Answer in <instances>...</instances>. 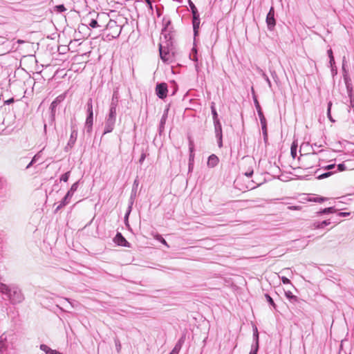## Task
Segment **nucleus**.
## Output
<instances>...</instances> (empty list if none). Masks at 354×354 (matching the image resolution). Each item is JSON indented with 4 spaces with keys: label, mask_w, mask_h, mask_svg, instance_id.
I'll return each instance as SVG.
<instances>
[{
    "label": "nucleus",
    "mask_w": 354,
    "mask_h": 354,
    "mask_svg": "<svg viewBox=\"0 0 354 354\" xmlns=\"http://www.w3.org/2000/svg\"><path fill=\"white\" fill-rule=\"evenodd\" d=\"M163 43L158 44L160 58L164 64H171L176 61L177 49L175 45L174 38H164Z\"/></svg>",
    "instance_id": "obj_1"
},
{
    "label": "nucleus",
    "mask_w": 354,
    "mask_h": 354,
    "mask_svg": "<svg viewBox=\"0 0 354 354\" xmlns=\"http://www.w3.org/2000/svg\"><path fill=\"white\" fill-rule=\"evenodd\" d=\"M0 292L12 305L21 304L25 299L21 289L15 284H6L0 281Z\"/></svg>",
    "instance_id": "obj_2"
},
{
    "label": "nucleus",
    "mask_w": 354,
    "mask_h": 354,
    "mask_svg": "<svg viewBox=\"0 0 354 354\" xmlns=\"http://www.w3.org/2000/svg\"><path fill=\"white\" fill-rule=\"evenodd\" d=\"M117 116V108L109 106V112L105 118V125L103 131L102 136L100 138L99 145L102 141V138L104 135L111 133L115 127Z\"/></svg>",
    "instance_id": "obj_3"
},
{
    "label": "nucleus",
    "mask_w": 354,
    "mask_h": 354,
    "mask_svg": "<svg viewBox=\"0 0 354 354\" xmlns=\"http://www.w3.org/2000/svg\"><path fill=\"white\" fill-rule=\"evenodd\" d=\"M66 97V92H64L58 96H57L50 103L49 106V112L50 115L48 118V122L50 125H55V120H56V111L58 106L64 102V100Z\"/></svg>",
    "instance_id": "obj_4"
},
{
    "label": "nucleus",
    "mask_w": 354,
    "mask_h": 354,
    "mask_svg": "<svg viewBox=\"0 0 354 354\" xmlns=\"http://www.w3.org/2000/svg\"><path fill=\"white\" fill-rule=\"evenodd\" d=\"M91 15L96 16V17H92L90 19L89 21L86 25L82 24V26H84L88 28H100V31L104 30L105 24H100V20L102 18H105L106 19H109V15H105L104 13L99 14V13H90Z\"/></svg>",
    "instance_id": "obj_5"
},
{
    "label": "nucleus",
    "mask_w": 354,
    "mask_h": 354,
    "mask_svg": "<svg viewBox=\"0 0 354 354\" xmlns=\"http://www.w3.org/2000/svg\"><path fill=\"white\" fill-rule=\"evenodd\" d=\"M317 153L313 152L312 153H306L304 155H301L299 158V161L301 164V167H299L298 169L304 168V169H310L314 167L313 164H310V162H315L317 160Z\"/></svg>",
    "instance_id": "obj_6"
},
{
    "label": "nucleus",
    "mask_w": 354,
    "mask_h": 354,
    "mask_svg": "<svg viewBox=\"0 0 354 354\" xmlns=\"http://www.w3.org/2000/svg\"><path fill=\"white\" fill-rule=\"evenodd\" d=\"M162 24L161 36H162L163 38H167L168 39H170V38H174L175 32L174 28L171 26V21L170 19L165 20V19H163Z\"/></svg>",
    "instance_id": "obj_7"
},
{
    "label": "nucleus",
    "mask_w": 354,
    "mask_h": 354,
    "mask_svg": "<svg viewBox=\"0 0 354 354\" xmlns=\"http://www.w3.org/2000/svg\"><path fill=\"white\" fill-rule=\"evenodd\" d=\"M266 23L269 31H273L275 28L277 21L275 19V10L274 6H271L266 15Z\"/></svg>",
    "instance_id": "obj_8"
},
{
    "label": "nucleus",
    "mask_w": 354,
    "mask_h": 354,
    "mask_svg": "<svg viewBox=\"0 0 354 354\" xmlns=\"http://www.w3.org/2000/svg\"><path fill=\"white\" fill-rule=\"evenodd\" d=\"M215 138L216 139V142L218 148H222L223 147V127L221 122H216L213 123Z\"/></svg>",
    "instance_id": "obj_9"
},
{
    "label": "nucleus",
    "mask_w": 354,
    "mask_h": 354,
    "mask_svg": "<svg viewBox=\"0 0 354 354\" xmlns=\"http://www.w3.org/2000/svg\"><path fill=\"white\" fill-rule=\"evenodd\" d=\"M108 20V23L105 24L104 30H112L108 35H111L113 38L118 37L121 32V27L117 24L115 21L109 18Z\"/></svg>",
    "instance_id": "obj_10"
},
{
    "label": "nucleus",
    "mask_w": 354,
    "mask_h": 354,
    "mask_svg": "<svg viewBox=\"0 0 354 354\" xmlns=\"http://www.w3.org/2000/svg\"><path fill=\"white\" fill-rule=\"evenodd\" d=\"M155 93L159 99L165 100L167 97L169 93L167 83L164 82L157 83L155 88Z\"/></svg>",
    "instance_id": "obj_11"
},
{
    "label": "nucleus",
    "mask_w": 354,
    "mask_h": 354,
    "mask_svg": "<svg viewBox=\"0 0 354 354\" xmlns=\"http://www.w3.org/2000/svg\"><path fill=\"white\" fill-rule=\"evenodd\" d=\"M86 116L85 123H92L93 124V100L92 98H88L86 102Z\"/></svg>",
    "instance_id": "obj_12"
},
{
    "label": "nucleus",
    "mask_w": 354,
    "mask_h": 354,
    "mask_svg": "<svg viewBox=\"0 0 354 354\" xmlns=\"http://www.w3.org/2000/svg\"><path fill=\"white\" fill-rule=\"evenodd\" d=\"M188 147H189V158L188 162L194 163L195 159V144L193 138L190 136H187Z\"/></svg>",
    "instance_id": "obj_13"
},
{
    "label": "nucleus",
    "mask_w": 354,
    "mask_h": 354,
    "mask_svg": "<svg viewBox=\"0 0 354 354\" xmlns=\"http://www.w3.org/2000/svg\"><path fill=\"white\" fill-rule=\"evenodd\" d=\"M113 242L119 246L131 248V243L126 239V238L120 232H118L115 235Z\"/></svg>",
    "instance_id": "obj_14"
},
{
    "label": "nucleus",
    "mask_w": 354,
    "mask_h": 354,
    "mask_svg": "<svg viewBox=\"0 0 354 354\" xmlns=\"http://www.w3.org/2000/svg\"><path fill=\"white\" fill-rule=\"evenodd\" d=\"M186 335H187V332L186 331H183L182 333H181V335L180 337V338L178 339L177 342L176 343L174 347L173 348V349L171 350V351L170 352L171 354H179L185 340H186Z\"/></svg>",
    "instance_id": "obj_15"
},
{
    "label": "nucleus",
    "mask_w": 354,
    "mask_h": 354,
    "mask_svg": "<svg viewBox=\"0 0 354 354\" xmlns=\"http://www.w3.org/2000/svg\"><path fill=\"white\" fill-rule=\"evenodd\" d=\"M168 112H169V107L166 108L164 110V112L161 116V118H160V120L159 122V125H158V134L160 136H161L164 133L166 122H167V120L168 118Z\"/></svg>",
    "instance_id": "obj_16"
},
{
    "label": "nucleus",
    "mask_w": 354,
    "mask_h": 354,
    "mask_svg": "<svg viewBox=\"0 0 354 354\" xmlns=\"http://www.w3.org/2000/svg\"><path fill=\"white\" fill-rule=\"evenodd\" d=\"M192 24L193 28V36L194 39H198L200 32V25H201V18L200 16L192 17Z\"/></svg>",
    "instance_id": "obj_17"
},
{
    "label": "nucleus",
    "mask_w": 354,
    "mask_h": 354,
    "mask_svg": "<svg viewBox=\"0 0 354 354\" xmlns=\"http://www.w3.org/2000/svg\"><path fill=\"white\" fill-rule=\"evenodd\" d=\"M9 342L8 341V335L6 333H3L0 335V353L4 354L8 347H9Z\"/></svg>",
    "instance_id": "obj_18"
},
{
    "label": "nucleus",
    "mask_w": 354,
    "mask_h": 354,
    "mask_svg": "<svg viewBox=\"0 0 354 354\" xmlns=\"http://www.w3.org/2000/svg\"><path fill=\"white\" fill-rule=\"evenodd\" d=\"M198 43V39H196V40H195V39H194L193 46L191 48V50L189 54V57L190 60H192V62H196L198 59V48H197Z\"/></svg>",
    "instance_id": "obj_19"
},
{
    "label": "nucleus",
    "mask_w": 354,
    "mask_h": 354,
    "mask_svg": "<svg viewBox=\"0 0 354 354\" xmlns=\"http://www.w3.org/2000/svg\"><path fill=\"white\" fill-rule=\"evenodd\" d=\"M139 184H140V180H139L138 176H137L133 180L130 197L129 198V201H131V203L135 202V200L137 197V192H138V188Z\"/></svg>",
    "instance_id": "obj_20"
},
{
    "label": "nucleus",
    "mask_w": 354,
    "mask_h": 354,
    "mask_svg": "<svg viewBox=\"0 0 354 354\" xmlns=\"http://www.w3.org/2000/svg\"><path fill=\"white\" fill-rule=\"evenodd\" d=\"M71 135L68 142H69L70 145L72 144L75 146L78 135V130L75 124H71Z\"/></svg>",
    "instance_id": "obj_21"
},
{
    "label": "nucleus",
    "mask_w": 354,
    "mask_h": 354,
    "mask_svg": "<svg viewBox=\"0 0 354 354\" xmlns=\"http://www.w3.org/2000/svg\"><path fill=\"white\" fill-rule=\"evenodd\" d=\"M306 200L309 202L322 203L328 200L326 197L319 196L317 194H308Z\"/></svg>",
    "instance_id": "obj_22"
},
{
    "label": "nucleus",
    "mask_w": 354,
    "mask_h": 354,
    "mask_svg": "<svg viewBox=\"0 0 354 354\" xmlns=\"http://www.w3.org/2000/svg\"><path fill=\"white\" fill-rule=\"evenodd\" d=\"M72 198V196H71L67 193L65 194V196L62 198V200L59 201V205L56 207L55 209V212H57L61 209L66 206L69 203L71 199Z\"/></svg>",
    "instance_id": "obj_23"
},
{
    "label": "nucleus",
    "mask_w": 354,
    "mask_h": 354,
    "mask_svg": "<svg viewBox=\"0 0 354 354\" xmlns=\"http://www.w3.org/2000/svg\"><path fill=\"white\" fill-rule=\"evenodd\" d=\"M332 223L331 219H325L324 221H314L311 226L314 229L319 230V229H324L325 227L329 225Z\"/></svg>",
    "instance_id": "obj_24"
},
{
    "label": "nucleus",
    "mask_w": 354,
    "mask_h": 354,
    "mask_svg": "<svg viewBox=\"0 0 354 354\" xmlns=\"http://www.w3.org/2000/svg\"><path fill=\"white\" fill-rule=\"evenodd\" d=\"M218 162L219 158L216 154L212 153L208 156L207 165L209 168L215 167L216 166L218 165Z\"/></svg>",
    "instance_id": "obj_25"
},
{
    "label": "nucleus",
    "mask_w": 354,
    "mask_h": 354,
    "mask_svg": "<svg viewBox=\"0 0 354 354\" xmlns=\"http://www.w3.org/2000/svg\"><path fill=\"white\" fill-rule=\"evenodd\" d=\"M337 209L335 206L328 207L325 208H321L319 211L316 212L317 216H322V215H328L333 214L336 213Z\"/></svg>",
    "instance_id": "obj_26"
},
{
    "label": "nucleus",
    "mask_w": 354,
    "mask_h": 354,
    "mask_svg": "<svg viewBox=\"0 0 354 354\" xmlns=\"http://www.w3.org/2000/svg\"><path fill=\"white\" fill-rule=\"evenodd\" d=\"M210 109H211V114L212 116V120L213 123L216 122L221 121V117L218 113L216 107V103L214 102H210Z\"/></svg>",
    "instance_id": "obj_27"
},
{
    "label": "nucleus",
    "mask_w": 354,
    "mask_h": 354,
    "mask_svg": "<svg viewBox=\"0 0 354 354\" xmlns=\"http://www.w3.org/2000/svg\"><path fill=\"white\" fill-rule=\"evenodd\" d=\"M286 298L292 304H299L301 301L297 296L295 295L290 290L284 291Z\"/></svg>",
    "instance_id": "obj_28"
},
{
    "label": "nucleus",
    "mask_w": 354,
    "mask_h": 354,
    "mask_svg": "<svg viewBox=\"0 0 354 354\" xmlns=\"http://www.w3.org/2000/svg\"><path fill=\"white\" fill-rule=\"evenodd\" d=\"M346 88V93L349 100L354 99V90L353 86L352 80L344 81Z\"/></svg>",
    "instance_id": "obj_29"
},
{
    "label": "nucleus",
    "mask_w": 354,
    "mask_h": 354,
    "mask_svg": "<svg viewBox=\"0 0 354 354\" xmlns=\"http://www.w3.org/2000/svg\"><path fill=\"white\" fill-rule=\"evenodd\" d=\"M119 98H120V95H119L118 89L113 90L112 97H111V101L109 106L117 108L118 106Z\"/></svg>",
    "instance_id": "obj_30"
},
{
    "label": "nucleus",
    "mask_w": 354,
    "mask_h": 354,
    "mask_svg": "<svg viewBox=\"0 0 354 354\" xmlns=\"http://www.w3.org/2000/svg\"><path fill=\"white\" fill-rule=\"evenodd\" d=\"M83 181L82 180V178L79 179L78 180L75 181L74 183L72 184L70 189L67 191V194H69L71 196L73 197L74 194L77 190L80 185L82 183Z\"/></svg>",
    "instance_id": "obj_31"
},
{
    "label": "nucleus",
    "mask_w": 354,
    "mask_h": 354,
    "mask_svg": "<svg viewBox=\"0 0 354 354\" xmlns=\"http://www.w3.org/2000/svg\"><path fill=\"white\" fill-rule=\"evenodd\" d=\"M152 236L156 241L164 245L167 248H170V245L164 239L162 234H159L158 232H156L154 234H152Z\"/></svg>",
    "instance_id": "obj_32"
},
{
    "label": "nucleus",
    "mask_w": 354,
    "mask_h": 354,
    "mask_svg": "<svg viewBox=\"0 0 354 354\" xmlns=\"http://www.w3.org/2000/svg\"><path fill=\"white\" fill-rule=\"evenodd\" d=\"M257 71H258L259 74L263 77V79L266 82V83L268 84V86L270 88V90L272 91V82H271L269 77L265 73V71L259 67L257 68Z\"/></svg>",
    "instance_id": "obj_33"
},
{
    "label": "nucleus",
    "mask_w": 354,
    "mask_h": 354,
    "mask_svg": "<svg viewBox=\"0 0 354 354\" xmlns=\"http://www.w3.org/2000/svg\"><path fill=\"white\" fill-rule=\"evenodd\" d=\"M265 299L268 302L269 306L272 308L274 310L277 311V305L275 304L272 297L268 293L264 294Z\"/></svg>",
    "instance_id": "obj_34"
},
{
    "label": "nucleus",
    "mask_w": 354,
    "mask_h": 354,
    "mask_svg": "<svg viewBox=\"0 0 354 354\" xmlns=\"http://www.w3.org/2000/svg\"><path fill=\"white\" fill-rule=\"evenodd\" d=\"M326 53L329 59L328 67L330 68L334 66H336L333 51L330 47L327 50Z\"/></svg>",
    "instance_id": "obj_35"
},
{
    "label": "nucleus",
    "mask_w": 354,
    "mask_h": 354,
    "mask_svg": "<svg viewBox=\"0 0 354 354\" xmlns=\"http://www.w3.org/2000/svg\"><path fill=\"white\" fill-rule=\"evenodd\" d=\"M257 112L259 120H260L261 129L268 128L267 120L264 115L263 110L259 111Z\"/></svg>",
    "instance_id": "obj_36"
},
{
    "label": "nucleus",
    "mask_w": 354,
    "mask_h": 354,
    "mask_svg": "<svg viewBox=\"0 0 354 354\" xmlns=\"http://www.w3.org/2000/svg\"><path fill=\"white\" fill-rule=\"evenodd\" d=\"M187 2L189 4L190 12L192 15V17L200 16V12H198L197 7L194 3V2L192 0H188Z\"/></svg>",
    "instance_id": "obj_37"
},
{
    "label": "nucleus",
    "mask_w": 354,
    "mask_h": 354,
    "mask_svg": "<svg viewBox=\"0 0 354 354\" xmlns=\"http://www.w3.org/2000/svg\"><path fill=\"white\" fill-rule=\"evenodd\" d=\"M342 76L344 81H347L351 80L350 75H349V70L348 67V64H342Z\"/></svg>",
    "instance_id": "obj_38"
},
{
    "label": "nucleus",
    "mask_w": 354,
    "mask_h": 354,
    "mask_svg": "<svg viewBox=\"0 0 354 354\" xmlns=\"http://www.w3.org/2000/svg\"><path fill=\"white\" fill-rule=\"evenodd\" d=\"M335 172L332 171H327L321 174H319V172L318 174H316L317 176L315 178L317 180H322L331 176Z\"/></svg>",
    "instance_id": "obj_39"
},
{
    "label": "nucleus",
    "mask_w": 354,
    "mask_h": 354,
    "mask_svg": "<svg viewBox=\"0 0 354 354\" xmlns=\"http://www.w3.org/2000/svg\"><path fill=\"white\" fill-rule=\"evenodd\" d=\"M336 167V164L335 163H333V164H329V165H325V166H322L320 168L316 169L313 173L315 174H318L322 169L323 170H326V171H331L332 169H335Z\"/></svg>",
    "instance_id": "obj_40"
},
{
    "label": "nucleus",
    "mask_w": 354,
    "mask_h": 354,
    "mask_svg": "<svg viewBox=\"0 0 354 354\" xmlns=\"http://www.w3.org/2000/svg\"><path fill=\"white\" fill-rule=\"evenodd\" d=\"M332 106H333V102L331 100H329L327 103V111H326V115H327V118L331 122H335V120L332 117V115H331V109H332Z\"/></svg>",
    "instance_id": "obj_41"
},
{
    "label": "nucleus",
    "mask_w": 354,
    "mask_h": 354,
    "mask_svg": "<svg viewBox=\"0 0 354 354\" xmlns=\"http://www.w3.org/2000/svg\"><path fill=\"white\" fill-rule=\"evenodd\" d=\"M252 342H259V333L254 324H252Z\"/></svg>",
    "instance_id": "obj_42"
},
{
    "label": "nucleus",
    "mask_w": 354,
    "mask_h": 354,
    "mask_svg": "<svg viewBox=\"0 0 354 354\" xmlns=\"http://www.w3.org/2000/svg\"><path fill=\"white\" fill-rule=\"evenodd\" d=\"M39 349L43 351L45 354H51L55 349L51 348L48 345L46 344H41L39 345Z\"/></svg>",
    "instance_id": "obj_43"
},
{
    "label": "nucleus",
    "mask_w": 354,
    "mask_h": 354,
    "mask_svg": "<svg viewBox=\"0 0 354 354\" xmlns=\"http://www.w3.org/2000/svg\"><path fill=\"white\" fill-rule=\"evenodd\" d=\"M71 171V170L66 171L65 173L62 174L59 178V182L62 183H67L70 178Z\"/></svg>",
    "instance_id": "obj_44"
},
{
    "label": "nucleus",
    "mask_w": 354,
    "mask_h": 354,
    "mask_svg": "<svg viewBox=\"0 0 354 354\" xmlns=\"http://www.w3.org/2000/svg\"><path fill=\"white\" fill-rule=\"evenodd\" d=\"M66 10V8L64 6V4H58L55 6H53V11L56 12L57 14H61Z\"/></svg>",
    "instance_id": "obj_45"
},
{
    "label": "nucleus",
    "mask_w": 354,
    "mask_h": 354,
    "mask_svg": "<svg viewBox=\"0 0 354 354\" xmlns=\"http://www.w3.org/2000/svg\"><path fill=\"white\" fill-rule=\"evenodd\" d=\"M270 75L272 78L273 79L274 82L276 83V84L279 85L280 84V80L277 75V72L274 70L270 69Z\"/></svg>",
    "instance_id": "obj_46"
},
{
    "label": "nucleus",
    "mask_w": 354,
    "mask_h": 354,
    "mask_svg": "<svg viewBox=\"0 0 354 354\" xmlns=\"http://www.w3.org/2000/svg\"><path fill=\"white\" fill-rule=\"evenodd\" d=\"M290 155L294 159L297 156V145L294 143H292L290 147Z\"/></svg>",
    "instance_id": "obj_47"
},
{
    "label": "nucleus",
    "mask_w": 354,
    "mask_h": 354,
    "mask_svg": "<svg viewBox=\"0 0 354 354\" xmlns=\"http://www.w3.org/2000/svg\"><path fill=\"white\" fill-rule=\"evenodd\" d=\"M263 142L266 145H268V128L261 129Z\"/></svg>",
    "instance_id": "obj_48"
},
{
    "label": "nucleus",
    "mask_w": 354,
    "mask_h": 354,
    "mask_svg": "<svg viewBox=\"0 0 354 354\" xmlns=\"http://www.w3.org/2000/svg\"><path fill=\"white\" fill-rule=\"evenodd\" d=\"M93 126L92 123H84V130L87 134L90 135L92 133Z\"/></svg>",
    "instance_id": "obj_49"
},
{
    "label": "nucleus",
    "mask_w": 354,
    "mask_h": 354,
    "mask_svg": "<svg viewBox=\"0 0 354 354\" xmlns=\"http://www.w3.org/2000/svg\"><path fill=\"white\" fill-rule=\"evenodd\" d=\"M39 158V153H37V154H35L31 159V160L30 161V162L26 166V169H29L30 167H31L33 164H35V162H37V160Z\"/></svg>",
    "instance_id": "obj_50"
},
{
    "label": "nucleus",
    "mask_w": 354,
    "mask_h": 354,
    "mask_svg": "<svg viewBox=\"0 0 354 354\" xmlns=\"http://www.w3.org/2000/svg\"><path fill=\"white\" fill-rule=\"evenodd\" d=\"M149 154L147 153L145 151L144 149H142V151H141V154H140V158L138 160V162L140 164V165H142L145 158H147V156H148Z\"/></svg>",
    "instance_id": "obj_51"
},
{
    "label": "nucleus",
    "mask_w": 354,
    "mask_h": 354,
    "mask_svg": "<svg viewBox=\"0 0 354 354\" xmlns=\"http://www.w3.org/2000/svg\"><path fill=\"white\" fill-rule=\"evenodd\" d=\"M114 343H115V350H116L117 353H120L121 351V349H122V345H121L120 339L118 338H115Z\"/></svg>",
    "instance_id": "obj_52"
},
{
    "label": "nucleus",
    "mask_w": 354,
    "mask_h": 354,
    "mask_svg": "<svg viewBox=\"0 0 354 354\" xmlns=\"http://www.w3.org/2000/svg\"><path fill=\"white\" fill-rule=\"evenodd\" d=\"M335 167H337L336 171H339V172L345 171L346 169V166L344 162H341L338 165H336Z\"/></svg>",
    "instance_id": "obj_53"
},
{
    "label": "nucleus",
    "mask_w": 354,
    "mask_h": 354,
    "mask_svg": "<svg viewBox=\"0 0 354 354\" xmlns=\"http://www.w3.org/2000/svg\"><path fill=\"white\" fill-rule=\"evenodd\" d=\"M351 212H339L336 214V217L342 218V217H347L351 215Z\"/></svg>",
    "instance_id": "obj_54"
},
{
    "label": "nucleus",
    "mask_w": 354,
    "mask_h": 354,
    "mask_svg": "<svg viewBox=\"0 0 354 354\" xmlns=\"http://www.w3.org/2000/svg\"><path fill=\"white\" fill-rule=\"evenodd\" d=\"M135 202H131V201H129L128 202V207L126 209V212L125 214H127L128 216H130L131 212H132V209H133V205L134 204Z\"/></svg>",
    "instance_id": "obj_55"
},
{
    "label": "nucleus",
    "mask_w": 354,
    "mask_h": 354,
    "mask_svg": "<svg viewBox=\"0 0 354 354\" xmlns=\"http://www.w3.org/2000/svg\"><path fill=\"white\" fill-rule=\"evenodd\" d=\"M254 174V169L252 167H249L248 170L243 173V175L248 178H251Z\"/></svg>",
    "instance_id": "obj_56"
},
{
    "label": "nucleus",
    "mask_w": 354,
    "mask_h": 354,
    "mask_svg": "<svg viewBox=\"0 0 354 354\" xmlns=\"http://www.w3.org/2000/svg\"><path fill=\"white\" fill-rule=\"evenodd\" d=\"M60 183L59 182V179L56 180L53 185L52 187V192H56L57 193L59 192L60 190V188L59 187V184Z\"/></svg>",
    "instance_id": "obj_57"
},
{
    "label": "nucleus",
    "mask_w": 354,
    "mask_h": 354,
    "mask_svg": "<svg viewBox=\"0 0 354 354\" xmlns=\"http://www.w3.org/2000/svg\"><path fill=\"white\" fill-rule=\"evenodd\" d=\"M281 281L285 285L290 284V285L293 286L291 281L288 277H286L285 276H282L281 277Z\"/></svg>",
    "instance_id": "obj_58"
},
{
    "label": "nucleus",
    "mask_w": 354,
    "mask_h": 354,
    "mask_svg": "<svg viewBox=\"0 0 354 354\" xmlns=\"http://www.w3.org/2000/svg\"><path fill=\"white\" fill-rule=\"evenodd\" d=\"M144 1L146 3L147 7L149 10L153 11V3L151 0H144Z\"/></svg>",
    "instance_id": "obj_59"
},
{
    "label": "nucleus",
    "mask_w": 354,
    "mask_h": 354,
    "mask_svg": "<svg viewBox=\"0 0 354 354\" xmlns=\"http://www.w3.org/2000/svg\"><path fill=\"white\" fill-rule=\"evenodd\" d=\"M129 216L127 214H124V223L127 227L131 228L129 221Z\"/></svg>",
    "instance_id": "obj_60"
},
{
    "label": "nucleus",
    "mask_w": 354,
    "mask_h": 354,
    "mask_svg": "<svg viewBox=\"0 0 354 354\" xmlns=\"http://www.w3.org/2000/svg\"><path fill=\"white\" fill-rule=\"evenodd\" d=\"M330 72H331V75L333 76V77H334L335 76H336L337 75V68L336 66H334L333 67H330Z\"/></svg>",
    "instance_id": "obj_61"
},
{
    "label": "nucleus",
    "mask_w": 354,
    "mask_h": 354,
    "mask_svg": "<svg viewBox=\"0 0 354 354\" xmlns=\"http://www.w3.org/2000/svg\"><path fill=\"white\" fill-rule=\"evenodd\" d=\"M194 168V163L188 162V171H187L188 175L193 172Z\"/></svg>",
    "instance_id": "obj_62"
},
{
    "label": "nucleus",
    "mask_w": 354,
    "mask_h": 354,
    "mask_svg": "<svg viewBox=\"0 0 354 354\" xmlns=\"http://www.w3.org/2000/svg\"><path fill=\"white\" fill-rule=\"evenodd\" d=\"M74 147L73 145H70L69 142H67L66 145L64 148V151L65 152H68L71 149H72Z\"/></svg>",
    "instance_id": "obj_63"
},
{
    "label": "nucleus",
    "mask_w": 354,
    "mask_h": 354,
    "mask_svg": "<svg viewBox=\"0 0 354 354\" xmlns=\"http://www.w3.org/2000/svg\"><path fill=\"white\" fill-rule=\"evenodd\" d=\"M288 209L290 210H300L301 209V205H290L288 207Z\"/></svg>",
    "instance_id": "obj_64"
}]
</instances>
